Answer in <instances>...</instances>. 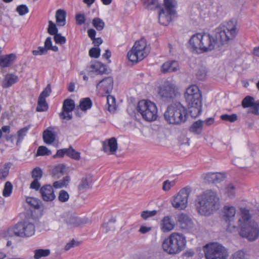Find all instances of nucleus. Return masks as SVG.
<instances>
[{
	"instance_id": "nucleus-46",
	"label": "nucleus",
	"mask_w": 259,
	"mask_h": 259,
	"mask_svg": "<svg viewBox=\"0 0 259 259\" xmlns=\"http://www.w3.org/2000/svg\"><path fill=\"white\" fill-rule=\"evenodd\" d=\"M26 202L28 204L34 208H38L39 207L38 200L35 198L30 197H27L26 199Z\"/></svg>"
},
{
	"instance_id": "nucleus-8",
	"label": "nucleus",
	"mask_w": 259,
	"mask_h": 259,
	"mask_svg": "<svg viewBox=\"0 0 259 259\" xmlns=\"http://www.w3.org/2000/svg\"><path fill=\"white\" fill-rule=\"evenodd\" d=\"M137 110L142 118L146 121H154L157 117V108L153 102L148 100L139 102Z\"/></svg>"
},
{
	"instance_id": "nucleus-53",
	"label": "nucleus",
	"mask_w": 259,
	"mask_h": 259,
	"mask_svg": "<svg viewBox=\"0 0 259 259\" xmlns=\"http://www.w3.org/2000/svg\"><path fill=\"white\" fill-rule=\"evenodd\" d=\"M54 39L56 44L60 45L64 44L66 41L65 37L58 33L54 35Z\"/></svg>"
},
{
	"instance_id": "nucleus-49",
	"label": "nucleus",
	"mask_w": 259,
	"mask_h": 259,
	"mask_svg": "<svg viewBox=\"0 0 259 259\" xmlns=\"http://www.w3.org/2000/svg\"><path fill=\"white\" fill-rule=\"evenodd\" d=\"M58 29L56 24L52 21H49L48 32L52 35H54L58 33Z\"/></svg>"
},
{
	"instance_id": "nucleus-35",
	"label": "nucleus",
	"mask_w": 259,
	"mask_h": 259,
	"mask_svg": "<svg viewBox=\"0 0 259 259\" xmlns=\"http://www.w3.org/2000/svg\"><path fill=\"white\" fill-rule=\"evenodd\" d=\"M48 109V105L46 100L44 98L39 97L38 99L37 106L36 111L38 112L46 111Z\"/></svg>"
},
{
	"instance_id": "nucleus-6",
	"label": "nucleus",
	"mask_w": 259,
	"mask_h": 259,
	"mask_svg": "<svg viewBox=\"0 0 259 259\" xmlns=\"http://www.w3.org/2000/svg\"><path fill=\"white\" fill-rule=\"evenodd\" d=\"M150 51V45H147L146 39L142 38L135 42L134 46L128 52L127 57L129 61L136 63L146 57Z\"/></svg>"
},
{
	"instance_id": "nucleus-1",
	"label": "nucleus",
	"mask_w": 259,
	"mask_h": 259,
	"mask_svg": "<svg viewBox=\"0 0 259 259\" xmlns=\"http://www.w3.org/2000/svg\"><path fill=\"white\" fill-rule=\"evenodd\" d=\"M237 33L236 25L230 21L215 29V37L207 33H198L189 40L190 45L197 53L211 51L217 46L218 41L222 44L233 40Z\"/></svg>"
},
{
	"instance_id": "nucleus-56",
	"label": "nucleus",
	"mask_w": 259,
	"mask_h": 259,
	"mask_svg": "<svg viewBox=\"0 0 259 259\" xmlns=\"http://www.w3.org/2000/svg\"><path fill=\"white\" fill-rule=\"evenodd\" d=\"M100 55V49L99 48H92L89 51V55L92 58H98Z\"/></svg>"
},
{
	"instance_id": "nucleus-60",
	"label": "nucleus",
	"mask_w": 259,
	"mask_h": 259,
	"mask_svg": "<svg viewBox=\"0 0 259 259\" xmlns=\"http://www.w3.org/2000/svg\"><path fill=\"white\" fill-rule=\"evenodd\" d=\"M75 21L77 25L83 24L85 21L84 16L81 14H77L75 16Z\"/></svg>"
},
{
	"instance_id": "nucleus-57",
	"label": "nucleus",
	"mask_w": 259,
	"mask_h": 259,
	"mask_svg": "<svg viewBox=\"0 0 259 259\" xmlns=\"http://www.w3.org/2000/svg\"><path fill=\"white\" fill-rule=\"evenodd\" d=\"M226 193L228 196L232 198L235 196V187L232 184H230L226 188Z\"/></svg>"
},
{
	"instance_id": "nucleus-61",
	"label": "nucleus",
	"mask_w": 259,
	"mask_h": 259,
	"mask_svg": "<svg viewBox=\"0 0 259 259\" xmlns=\"http://www.w3.org/2000/svg\"><path fill=\"white\" fill-rule=\"evenodd\" d=\"M78 242L73 239L70 242L67 243V244L65 246L64 249L66 251L69 250L71 248L78 246Z\"/></svg>"
},
{
	"instance_id": "nucleus-14",
	"label": "nucleus",
	"mask_w": 259,
	"mask_h": 259,
	"mask_svg": "<svg viewBox=\"0 0 259 259\" xmlns=\"http://www.w3.org/2000/svg\"><path fill=\"white\" fill-rule=\"evenodd\" d=\"M176 220L178 225L182 230L189 231L194 227L192 219L186 213H180L177 214Z\"/></svg>"
},
{
	"instance_id": "nucleus-28",
	"label": "nucleus",
	"mask_w": 259,
	"mask_h": 259,
	"mask_svg": "<svg viewBox=\"0 0 259 259\" xmlns=\"http://www.w3.org/2000/svg\"><path fill=\"white\" fill-rule=\"evenodd\" d=\"M16 59V56L14 54H10L6 56L0 57V67L5 68L8 67Z\"/></svg>"
},
{
	"instance_id": "nucleus-9",
	"label": "nucleus",
	"mask_w": 259,
	"mask_h": 259,
	"mask_svg": "<svg viewBox=\"0 0 259 259\" xmlns=\"http://www.w3.org/2000/svg\"><path fill=\"white\" fill-rule=\"evenodd\" d=\"M204 251L206 259H227L229 255L228 249L217 242L206 245Z\"/></svg>"
},
{
	"instance_id": "nucleus-43",
	"label": "nucleus",
	"mask_w": 259,
	"mask_h": 259,
	"mask_svg": "<svg viewBox=\"0 0 259 259\" xmlns=\"http://www.w3.org/2000/svg\"><path fill=\"white\" fill-rule=\"evenodd\" d=\"M67 155L75 160H79L80 158V153L76 151L71 146L67 148Z\"/></svg>"
},
{
	"instance_id": "nucleus-38",
	"label": "nucleus",
	"mask_w": 259,
	"mask_h": 259,
	"mask_svg": "<svg viewBox=\"0 0 259 259\" xmlns=\"http://www.w3.org/2000/svg\"><path fill=\"white\" fill-rule=\"evenodd\" d=\"M230 259H249V255L242 250H239L232 254Z\"/></svg>"
},
{
	"instance_id": "nucleus-36",
	"label": "nucleus",
	"mask_w": 259,
	"mask_h": 259,
	"mask_svg": "<svg viewBox=\"0 0 259 259\" xmlns=\"http://www.w3.org/2000/svg\"><path fill=\"white\" fill-rule=\"evenodd\" d=\"M34 258L39 259L42 257H46L50 254L51 251L49 249H38L34 250Z\"/></svg>"
},
{
	"instance_id": "nucleus-63",
	"label": "nucleus",
	"mask_w": 259,
	"mask_h": 259,
	"mask_svg": "<svg viewBox=\"0 0 259 259\" xmlns=\"http://www.w3.org/2000/svg\"><path fill=\"white\" fill-rule=\"evenodd\" d=\"M40 187V184L38 180H33L30 184V188L38 190Z\"/></svg>"
},
{
	"instance_id": "nucleus-31",
	"label": "nucleus",
	"mask_w": 259,
	"mask_h": 259,
	"mask_svg": "<svg viewBox=\"0 0 259 259\" xmlns=\"http://www.w3.org/2000/svg\"><path fill=\"white\" fill-rule=\"evenodd\" d=\"M65 171V166L63 164H59L55 166L52 170V175L55 178H59L63 176Z\"/></svg>"
},
{
	"instance_id": "nucleus-20",
	"label": "nucleus",
	"mask_w": 259,
	"mask_h": 259,
	"mask_svg": "<svg viewBox=\"0 0 259 259\" xmlns=\"http://www.w3.org/2000/svg\"><path fill=\"white\" fill-rule=\"evenodd\" d=\"M62 219L68 227L70 228L78 226L83 223L82 221L80 218L71 213H64Z\"/></svg>"
},
{
	"instance_id": "nucleus-44",
	"label": "nucleus",
	"mask_w": 259,
	"mask_h": 259,
	"mask_svg": "<svg viewBox=\"0 0 259 259\" xmlns=\"http://www.w3.org/2000/svg\"><path fill=\"white\" fill-rule=\"evenodd\" d=\"M220 118L222 120L234 122L237 120L238 116L236 114H232L230 115L225 114L222 115Z\"/></svg>"
},
{
	"instance_id": "nucleus-23",
	"label": "nucleus",
	"mask_w": 259,
	"mask_h": 259,
	"mask_svg": "<svg viewBox=\"0 0 259 259\" xmlns=\"http://www.w3.org/2000/svg\"><path fill=\"white\" fill-rule=\"evenodd\" d=\"M103 150L105 152H109L110 154H114L117 149V142L116 139L112 137L108 140V143L103 142Z\"/></svg>"
},
{
	"instance_id": "nucleus-5",
	"label": "nucleus",
	"mask_w": 259,
	"mask_h": 259,
	"mask_svg": "<svg viewBox=\"0 0 259 259\" xmlns=\"http://www.w3.org/2000/svg\"><path fill=\"white\" fill-rule=\"evenodd\" d=\"M164 117L169 124H181L187 119V110L180 103H174L167 107Z\"/></svg>"
},
{
	"instance_id": "nucleus-50",
	"label": "nucleus",
	"mask_w": 259,
	"mask_h": 259,
	"mask_svg": "<svg viewBox=\"0 0 259 259\" xmlns=\"http://www.w3.org/2000/svg\"><path fill=\"white\" fill-rule=\"evenodd\" d=\"M32 177L34 180H40L42 176V171L39 167H35L31 172Z\"/></svg>"
},
{
	"instance_id": "nucleus-62",
	"label": "nucleus",
	"mask_w": 259,
	"mask_h": 259,
	"mask_svg": "<svg viewBox=\"0 0 259 259\" xmlns=\"http://www.w3.org/2000/svg\"><path fill=\"white\" fill-rule=\"evenodd\" d=\"M67 148H64L60 150H58L56 154L54 156V158L57 157H62L64 155H67Z\"/></svg>"
},
{
	"instance_id": "nucleus-29",
	"label": "nucleus",
	"mask_w": 259,
	"mask_h": 259,
	"mask_svg": "<svg viewBox=\"0 0 259 259\" xmlns=\"http://www.w3.org/2000/svg\"><path fill=\"white\" fill-rule=\"evenodd\" d=\"M66 12L62 9H59L56 12V23L58 26H63L66 24Z\"/></svg>"
},
{
	"instance_id": "nucleus-52",
	"label": "nucleus",
	"mask_w": 259,
	"mask_h": 259,
	"mask_svg": "<svg viewBox=\"0 0 259 259\" xmlns=\"http://www.w3.org/2000/svg\"><path fill=\"white\" fill-rule=\"evenodd\" d=\"M196 76L198 79L203 80L206 77V70L204 67H201L196 73Z\"/></svg>"
},
{
	"instance_id": "nucleus-22",
	"label": "nucleus",
	"mask_w": 259,
	"mask_h": 259,
	"mask_svg": "<svg viewBox=\"0 0 259 259\" xmlns=\"http://www.w3.org/2000/svg\"><path fill=\"white\" fill-rule=\"evenodd\" d=\"M205 182L208 183H217L223 181L225 177L221 173L208 172L202 175Z\"/></svg>"
},
{
	"instance_id": "nucleus-51",
	"label": "nucleus",
	"mask_w": 259,
	"mask_h": 259,
	"mask_svg": "<svg viewBox=\"0 0 259 259\" xmlns=\"http://www.w3.org/2000/svg\"><path fill=\"white\" fill-rule=\"evenodd\" d=\"M16 11L20 16H23L28 13V8L25 5H21L16 8Z\"/></svg>"
},
{
	"instance_id": "nucleus-25",
	"label": "nucleus",
	"mask_w": 259,
	"mask_h": 259,
	"mask_svg": "<svg viewBox=\"0 0 259 259\" xmlns=\"http://www.w3.org/2000/svg\"><path fill=\"white\" fill-rule=\"evenodd\" d=\"M92 183V176L91 175H85L83 177L78 186V189L81 192H83L90 189Z\"/></svg>"
},
{
	"instance_id": "nucleus-21",
	"label": "nucleus",
	"mask_w": 259,
	"mask_h": 259,
	"mask_svg": "<svg viewBox=\"0 0 259 259\" xmlns=\"http://www.w3.org/2000/svg\"><path fill=\"white\" fill-rule=\"evenodd\" d=\"M175 227V223L170 215L164 217L160 222V228L163 232H168L172 230Z\"/></svg>"
},
{
	"instance_id": "nucleus-3",
	"label": "nucleus",
	"mask_w": 259,
	"mask_h": 259,
	"mask_svg": "<svg viewBox=\"0 0 259 259\" xmlns=\"http://www.w3.org/2000/svg\"><path fill=\"white\" fill-rule=\"evenodd\" d=\"M185 97L191 116L193 117L199 116L202 112V101L198 87L192 85L187 88Z\"/></svg>"
},
{
	"instance_id": "nucleus-10",
	"label": "nucleus",
	"mask_w": 259,
	"mask_h": 259,
	"mask_svg": "<svg viewBox=\"0 0 259 259\" xmlns=\"http://www.w3.org/2000/svg\"><path fill=\"white\" fill-rule=\"evenodd\" d=\"M175 0H164V8L159 12V22L163 25H168L171 21V18L176 14Z\"/></svg>"
},
{
	"instance_id": "nucleus-7",
	"label": "nucleus",
	"mask_w": 259,
	"mask_h": 259,
	"mask_svg": "<svg viewBox=\"0 0 259 259\" xmlns=\"http://www.w3.org/2000/svg\"><path fill=\"white\" fill-rule=\"evenodd\" d=\"M35 228L34 224L27 221L20 222L11 226L8 230L10 236L28 238L34 235Z\"/></svg>"
},
{
	"instance_id": "nucleus-32",
	"label": "nucleus",
	"mask_w": 259,
	"mask_h": 259,
	"mask_svg": "<svg viewBox=\"0 0 259 259\" xmlns=\"http://www.w3.org/2000/svg\"><path fill=\"white\" fill-rule=\"evenodd\" d=\"M203 123V121L200 120L194 122L190 127V131L195 134H200L202 130Z\"/></svg>"
},
{
	"instance_id": "nucleus-17",
	"label": "nucleus",
	"mask_w": 259,
	"mask_h": 259,
	"mask_svg": "<svg viewBox=\"0 0 259 259\" xmlns=\"http://www.w3.org/2000/svg\"><path fill=\"white\" fill-rule=\"evenodd\" d=\"M236 211V208L234 206L225 205L222 209V220L228 225L231 226L235 220Z\"/></svg>"
},
{
	"instance_id": "nucleus-24",
	"label": "nucleus",
	"mask_w": 259,
	"mask_h": 259,
	"mask_svg": "<svg viewBox=\"0 0 259 259\" xmlns=\"http://www.w3.org/2000/svg\"><path fill=\"white\" fill-rule=\"evenodd\" d=\"M106 71V66L100 62H96L89 67V73H92L96 74H103Z\"/></svg>"
},
{
	"instance_id": "nucleus-42",
	"label": "nucleus",
	"mask_w": 259,
	"mask_h": 259,
	"mask_svg": "<svg viewBox=\"0 0 259 259\" xmlns=\"http://www.w3.org/2000/svg\"><path fill=\"white\" fill-rule=\"evenodd\" d=\"M92 24L93 25L98 31H101L103 30L105 26V23L104 21L99 18H94L93 20Z\"/></svg>"
},
{
	"instance_id": "nucleus-27",
	"label": "nucleus",
	"mask_w": 259,
	"mask_h": 259,
	"mask_svg": "<svg viewBox=\"0 0 259 259\" xmlns=\"http://www.w3.org/2000/svg\"><path fill=\"white\" fill-rule=\"evenodd\" d=\"M18 81L17 76L13 74H8L3 81L2 86L3 88H8Z\"/></svg>"
},
{
	"instance_id": "nucleus-13",
	"label": "nucleus",
	"mask_w": 259,
	"mask_h": 259,
	"mask_svg": "<svg viewBox=\"0 0 259 259\" xmlns=\"http://www.w3.org/2000/svg\"><path fill=\"white\" fill-rule=\"evenodd\" d=\"M158 94L164 100L169 101L176 96V85L170 81H165L159 88Z\"/></svg>"
},
{
	"instance_id": "nucleus-54",
	"label": "nucleus",
	"mask_w": 259,
	"mask_h": 259,
	"mask_svg": "<svg viewBox=\"0 0 259 259\" xmlns=\"http://www.w3.org/2000/svg\"><path fill=\"white\" fill-rule=\"evenodd\" d=\"M175 185V181H170L169 180H166L163 183L162 190L164 191H169L170 188Z\"/></svg>"
},
{
	"instance_id": "nucleus-40",
	"label": "nucleus",
	"mask_w": 259,
	"mask_h": 259,
	"mask_svg": "<svg viewBox=\"0 0 259 259\" xmlns=\"http://www.w3.org/2000/svg\"><path fill=\"white\" fill-rule=\"evenodd\" d=\"M107 103L108 104V109L110 112H114L116 109L115 99L111 96H107Z\"/></svg>"
},
{
	"instance_id": "nucleus-2",
	"label": "nucleus",
	"mask_w": 259,
	"mask_h": 259,
	"mask_svg": "<svg viewBox=\"0 0 259 259\" xmlns=\"http://www.w3.org/2000/svg\"><path fill=\"white\" fill-rule=\"evenodd\" d=\"M195 206L199 214L209 216L219 208V198L216 192L206 190L197 196Z\"/></svg>"
},
{
	"instance_id": "nucleus-11",
	"label": "nucleus",
	"mask_w": 259,
	"mask_h": 259,
	"mask_svg": "<svg viewBox=\"0 0 259 259\" xmlns=\"http://www.w3.org/2000/svg\"><path fill=\"white\" fill-rule=\"evenodd\" d=\"M258 223L259 220L257 222L254 220L245 222L239 232L240 235L250 241L256 240L259 237Z\"/></svg>"
},
{
	"instance_id": "nucleus-4",
	"label": "nucleus",
	"mask_w": 259,
	"mask_h": 259,
	"mask_svg": "<svg viewBox=\"0 0 259 259\" xmlns=\"http://www.w3.org/2000/svg\"><path fill=\"white\" fill-rule=\"evenodd\" d=\"M186 238L183 234L174 232L164 240L162 246L163 250L168 254H176L186 248Z\"/></svg>"
},
{
	"instance_id": "nucleus-12",
	"label": "nucleus",
	"mask_w": 259,
	"mask_h": 259,
	"mask_svg": "<svg viewBox=\"0 0 259 259\" xmlns=\"http://www.w3.org/2000/svg\"><path fill=\"white\" fill-rule=\"evenodd\" d=\"M191 192L190 187H186L182 189L171 200L172 206L176 209H184L187 206L188 198Z\"/></svg>"
},
{
	"instance_id": "nucleus-30",
	"label": "nucleus",
	"mask_w": 259,
	"mask_h": 259,
	"mask_svg": "<svg viewBox=\"0 0 259 259\" xmlns=\"http://www.w3.org/2000/svg\"><path fill=\"white\" fill-rule=\"evenodd\" d=\"M30 128V125H28L23 128L20 129L17 132L16 136L17 139L16 145H19L23 141L26 136L28 130Z\"/></svg>"
},
{
	"instance_id": "nucleus-26",
	"label": "nucleus",
	"mask_w": 259,
	"mask_h": 259,
	"mask_svg": "<svg viewBox=\"0 0 259 259\" xmlns=\"http://www.w3.org/2000/svg\"><path fill=\"white\" fill-rule=\"evenodd\" d=\"M179 69L178 62L176 61L167 62L163 64L161 66V71L162 72H176Z\"/></svg>"
},
{
	"instance_id": "nucleus-64",
	"label": "nucleus",
	"mask_w": 259,
	"mask_h": 259,
	"mask_svg": "<svg viewBox=\"0 0 259 259\" xmlns=\"http://www.w3.org/2000/svg\"><path fill=\"white\" fill-rule=\"evenodd\" d=\"M52 46V40L51 37H48L45 41L44 48L47 49V51L50 50V48H51Z\"/></svg>"
},
{
	"instance_id": "nucleus-15",
	"label": "nucleus",
	"mask_w": 259,
	"mask_h": 259,
	"mask_svg": "<svg viewBox=\"0 0 259 259\" xmlns=\"http://www.w3.org/2000/svg\"><path fill=\"white\" fill-rule=\"evenodd\" d=\"M75 108L74 101L72 99H67L64 100L62 107V111L60 113V117L62 119L69 120L72 119V111Z\"/></svg>"
},
{
	"instance_id": "nucleus-41",
	"label": "nucleus",
	"mask_w": 259,
	"mask_h": 259,
	"mask_svg": "<svg viewBox=\"0 0 259 259\" xmlns=\"http://www.w3.org/2000/svg\"><path fill=\"white\" fill-rule=\"evenodd\" d=\"M13 185L10 182H6L3 191V195L5 197H9L12 194Z\"/></svg>"
},
{
	"instance_id": "nucleus-34",
	"label": "nucleus",
	"mask_w": 259,
	"mask_h": 259,
	"mask_svg": "<svg viewBox=\"0 0 259 259\" xmlns=\"http://www.w3.org/2000/svg\"><path fill=\"white\" fill-rule=\"evenodd\" d=\"M43 140L45 143L50 144L55 141V136L52 131L46 130L43 133Z\"/></svg>"
},
{
	"instance_id": "nucleus-16",
	"label": "nucleus",
	"mask_w": 259,
	"mask_h": 259,
	"mask_svg": "<svg viewBox=\"0 0 259 259\" xmlns=\"http://www.w3.org/2000/svg\"><path fill=\"white\" fill-rule=\"evenodd\" d=\"M242 106L243 108L251 107V109L248 111V113H252L254 115H259V100L255 101L254 99L250 96L245 97L242 101Z\"/></svg>"
},
{
	"instance_id": "nucleus-18",
	"label": "nucleus",
	"mask_w": 259,
	"mask_h": 259,
	"mask_svg": "<svg viewBox=\"0 0 259 259\" xmlns=\"http://www.w3.org/2000/svg\"><path fill=\"white\" fill-rule=\"evenodd\" d=\"M41 198L44 201L52 202L56 198L53 187L51 185H45L39 189Z\"/></svg>"
},
{
	"instance_id": "nucleus-37",
	"label": "nucleus",
	"mask_w": 259,
	"mask_h": 259,
	"mask_svg": "<svg viewBox=\"0 0 259 259\" xmlns=\"http://www.w3.org/2000/svg\"><path fill=\"white\" fill-rule=\"evenodd\" d=\"M92 106V102L89 98H85L80 101L79 107L81 110L85 111L90 109Z\"/></svg>"
},
{
	"instance_id": "nucleus-39",
	"label": "nucleus",
	"mask_w": 259,
	"mask_h": 259,
	"mask_svg": "<svg viewBox=\"0 0 259 259\" xmlns=\"http://www.w3.org/2000/svg\"><path fill=\"white\" fill-rule=\"evenodd\" d=\"M145 6L149 10L155 9L159 7L158 0H144Z\"/></svg>"
},
{
	"instance_id": "nucleus-48",
	"label": "nucleus",
	"mask_w": 259,
	"mask_h": 259,
	"mask_svg": "<svg viewBox=\"0 0 259 259\" xmlns=\"http://www.w3.org/2000/svg\"><path fill=\"white\" fill-rule=\"evenodd\" d=\"M69 195L67 191L61 190L59 193L58 200L61 202H65L68 200Z\"/></svg>"
},
{
	"instance_id": "nucleus-47",
	"label": "nucleus",
	"mask_w": 259,
	"mask_h": 259,
	"mask_svg": "<svg viewBox=\"0 0 259 259\" xmlns=\"http://www.w3.org/2000/svg\"><path fill=\"white\" fill-rule=\"evenodd\" d=\"M51 154V151L46 146H41L38 148L36 153L37 156L50 155Z\"/></svg>"
},
{
	"instance_id": "nucleus-58",
	"label": "nucleus",
	"mask_w": 259,
	"mask_h": 259,
	"mask_svg": "<svg viewBox=\"0 0 259 259\" xmlns=\"http://www.w3.org/2000/svg\"><path fill=\"white\" fill-rule=\"evenodd\" d=\"M51 93V88L50 84H48L44 90L41 93L39 97H41L42 98H46L49 97Z\"/></svg>"
},
{
	"instance_id": "nucleus-33",
	"label": "nucleus",
	"mask_w": 259,
	"mask_h": 259,
	"mask_svg": "<svg viewBox=\"0 0 259 259\" xmlns=\"http://www.w3.org/2000/svg\"><path fill=\"white\" fill-rule=\"evenodd\" d=\"M11 166V163L8 162L5 163L0 168V180H5L9 175V170Z\"/></svg>"
},
{
	"instance_id": "nucleus-59",
	"label": "nucleus",
	"mask_w": 259,
	"mask_h": 259,
	"mask_svg": "<svg viewBox=\"0 0 259 259\" xmlns=\"http://www.w3.org/2000/svg\"><path fill=\"white\" fill-rule=\"evenodd\" d=\"M48 52V51L46 49L42 47H38L37 50H33L32 51V54L34 56L37 55H42L46 54Z\"/></svg>"
},
{
	"instance_id": "nucleus-55",
	"label": "nucleus",
	"mask_w": 259,
	"mask_h": 259,
	"mask_svg": "<svg viewBox=\"0 0 259 259\" xmlns=\"http://www.w3.org/2000/svg\"><path fill=\"white\" fill-rule=\"evenodd\" d=\"M240 211L242 219L246 222H249L248 220L250 218L249 210L246 208H241Z\"/></svg>"
},
{
	"instance_id": "nucleus-45",
	"label": "nucleus",
	"mask_w": 259,
	"mask_h": 259,
	"mask_svg": "<svg viewBox=\"0 0 259 259\" xmlns=\"http://www.w3.org/2000/svg\"><path fill=\"white\" fill-rule=\"evenodd\" d=\"M157 211L156 210H146L143 211L141 212V217L143 219L146 220L150 217L155 216L157 214Z\"/></svg>"
},
{
	"instance_id": "nucleus-19",
	"label": "nucleus",
	"mask_w": 259,
	"mask_h": 259,
	"mask_svg": "<svg viewBox=\"0 0 259 259\" xmlns=\"http://www.w3.org/2000/svg\"><path fill=\"white\" fill-rule=\"evenodd\" d=\"M113 79L111 77H106L99 82L96 85V89L99 91H103L106 93H109L113 89Z\"/></svg>"
}]
</instances>
